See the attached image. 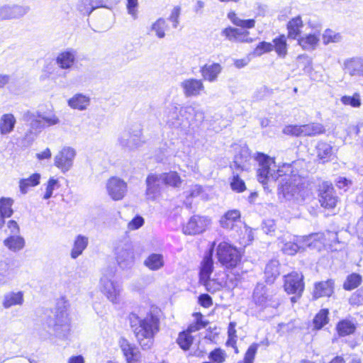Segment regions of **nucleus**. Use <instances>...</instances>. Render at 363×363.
Instances as JSON below:
<instances>
[{
    "label": "nucleus",
    "mask_w": 363,
    "mask_h": 363,
    "mask_svg": "<svg viewBox=\"0 0 363 363\" xmlns=\"http://www.w3.org/2000/svg\"><path fill=\"white\" fill-rule=\"evenodd\" d=\"M256 160L259 163L257 169L258 181L262 184L264 188L265 184L269 180L276 182L281 178L278 186L279 197L288 201H298L300 196V188L298 185L289 182L290 176L286 174L287 172H291L290 164H284L278 169H272L276 167L274 161L267 155L257 152Z\"/></svg>",
    "instance_id": "f257e3e1"
},
{
    "label": "nucleus",
    "mask_w": 363,
    "mask_h": 363,
    "mask_svg": "<svg viewBox=\"0 0 363 363\" xmlns=\"http://www.w3.org/2000/svg\"><path fill=\"white\" fill-rule=\"evenodd\" d=\"M68 304L64 300L58 301L53 309L46 310V323L52 330V335L59 339L67 338L71 331V320L68 314Z\"/></svg>",
    "instance_id": "f03ea898"
},
{
    "label": "nucleus",
    "mask_w": 363,
    "mask_h": 363,
    "mask_svg": "<svg viewBox=\"0 0 363 363\" xmlns=\"http://www.w3.org/2000/svg\"><path fill=\"white\" fill-rule=\"evenodd\" d=\"M116 273L114 267L108 266L103 269L100 279L101 291L113 303L119 302L121 286L113 280Z\"/></svg>",
    "instance_id": "7ed1b4c3"
},
{
    "label": "nucleus",
    "mask_w": 363,
    "mask_h": 363,
    "mask_svg": "<svg viewBox=\"0 0 363 363\" xmlns=\"http://www.w3.org/2000/svg\"><path fill=\"white\" fill-rule=\"evenodd\" d=\"M252 301L260 310L267 308H277L279 298L263 283H257L252 294Z\"/></svg>",
    "instance_id": "20e7f679"
},
{
    "label": "nucleus",
    "mask_w": 363,
    "mask_h": 363,
    "mask_svg": "<svg viewBox=\"0 0 363 363\" xmlns=\"http://www.w3.org/2000/svg\"><path fill=\"white\" fill-rule=\"evenodd\" d=\"M216 255L220 263L228 269L235 268L242 257L238 248L227 242H221L218 245Z\"/></svg>",
    "instance_id": "39448f33"
},
{
    "label": "nucleus",
    "mask_w": 363,
    "mask_h": 363,
    "mask_svg": "<svg viewBox=\"0 0 363 363\" xmlns=\"http://www.w3.org/2000/svg\"><path fill=\"white\" fill-rule=\"evenodd\" d=\"M160 329V320L152 313L143 318L140 325L134 329V333L138 340L152 339Z\"/></svg>",
    "instance_id": "423d86ee"
},
{
    "label": "nucleus",
    "mask_w": 363,
    "mask_h": 363,
    "mask_svg": "<svg viewBox=\"0 0 363 363\" xmlns=\"http://www.w3.org/2000/svg\"><path fill=\"white\" fill-rule=\"evenodd\" d=\"M41 113L39 111H31L30 110L23 112L22 116V120L28 123L30 129L26 133L25 137L23 140V143L27 146L31 145L33 141L35 140L36 134L33 133L40 132L43 128H45V123L41 119Z\"/></svg>",
    "instance_id": "0eeeda50"
},
{
    "label": "nucleus",
    "mask_w": 363,
    "mask_h": 363,
    "mask_svg": "<svg viewBox=\"0 0 363 363\" xmlns=\"http://www.w3.org/2000/svg\"><path fill=\"white\" fill-rule=\"evenodd\" d=\"M317 237L318 234H310L303 237L294 236L292 240L284 243L281 250L285 254L294 255L299 251L305 250L306 247H311Z\"/></svg>",
    "instance_id": "6e6552de"
},
{
    "label": "nucleus",
    "mask_w": 363,
    "mask_h": 363,
    "mask_svg": "<svg viewBox=\"0 0 363 363\" xmlns=\"http://www.w3.org/2000/svg\"><path fill=\"white\" fill-rule=\"evenodd\" d=\"M142 129L140 125L132 126L128 130L123 131L118 138L123 147L133 150L140 145Z\"/></svg>",
    "instance_id": "1a4fd4ad"
},
{
    "label": "nucleus",
    "mask_w": 363,
    "mask_h": 363,
    "mask_svg": "<svg viewBox=\"0 0 363 363\" xmlns=\"http://www.w3.org/2000/svg\"><path fill=\"white\" fill-rule=\"evenodd\" d=\"M318 196L321 206L325 208H334L338 201L333 184L329 182H323L320 185Z\"/></svg>",
    "instance_id": "9d476101"
},
{
    "label": "nucleus",
    "mask_w": 363,
    "mask_h": 363,
    "mask_svg": "<svg viewBox=\"0 0 363 363\" xmlns=\"http://www.w3.org/2000/svg\"><path fill=\"white\" fill-rule=\"evenodd\" d=\"M211 220L206 216L194 215L184 225L182 230L186 235H194L204 232L210 224Z\"/></svg>",
    "instance_id": "9b49d317"
},
{
    "label": "nucleus",
    "mask_w": 363,
    "mask_h": 363,
    "mask_svg": "<svg viewBox=\"0 0 363 363\" xmlns=\"http://www.w3.org/2000/svg\"><path fill=\"white\" fill-rule=\"evenodd\" d=\"M284 289L288 294H301L304 290L303 276L296 272H293L285 277Z\"/></svg>",
    "instance_id": "f8f14e48"
},
{
    "label": "nucleus",
    "mask_w": 363,
    "mask_h": 363,
    "mask_svg": "<svg viewBox=\"0 0 363 363\" xmlns=\"http://www.w3.org/2000/svg\"><path fill=\"white\" fill-rule=\"evenodd\" d=\"M116 255L118 264L121 269L130 268L134 264L135 257L130 245L118 246L116 248Z\"/></svg>",
    "instance_id": "ddd939ff"
},
{
    "label": "nucleus",
    "mask_w": 363,
    "mask_h": 363,
    "mask_svg": "<svg viewBox=\"0 0 363 363\" xmlns=\"http://www.w3.org/2000/svg\"><path fill=\"white\" fill-rule=\"evenodd\" d=\"M106 189L113 200L119 201L127 191V184L119 177H112L107 181Z\"/></svg>",
    "instance_id": "4468645a"
},
{
    "label": "nucleus",
    "mask_w": 363,
    "mask_h": 363,
    "mask_svg": "<svg viewBox=\"0 0 363 363\" xmlns=\"http://www.w3.org/2000/svg\"><path fill=\"white\" fill-rule=\"evenodd\" d=\"M76 152L70 147H64L55 157V165L63 172L70 169Z\"/></svg>",
    "instance_id": "2eb2a0df"
},
{
    "label": "nucleus",
    "mask_w": 363,
    "mask_h": 363,
    "mask_svg": "<svg viewBox=\"0 0 363 363\" xmlns=\"http://www.w3.org/2000/svg\"><path fill=\"white\" fill-rule=\"evenodd\" d=\"M163 120L171 128H179L184 123L182 108H179L175 104H169L164 111Z\"/></svg>",
    "instance_id": "dca6fc26"
},
{
    "label": "nucleus",
    "mask_w": 363,
    "mask_h": 363,
    "mask_svg": "<svg viewBox=\"0 0 363 363\" xmlns=\"http://www.w3.org/2000/svg\"><path fill=\"white\" fill-rule=\"evenodd\" d=\"M145 183V195L147 199L149 200H155L160 194L162 185L163 184L160 174H149L146 178Z\"/></svg>",
    "instance_id": "f3484780"
},
{
    "label": "nucleus",
    "mask_w": 363,
    "mask_h": 363,
    "mask_svg": "<svg viewBox=\"0 0 363 363\" xmlns=\"http://www.w3.org/2000/svg\"><path fill=\"white\" fill-rule=\"evenodd\" d=\"M193 315L195 318V321L191 323L186 330L181 331L176 340H194V337L191 333L206 327V322L203 320V316L201 313H194Z\"/></svg>",
    "instance_id": "a211bd4d"
},
{
    "label": "nucleus",
    "mask_w": 363,
    "mask_h": 363,
    "mask_svg": "<svg viewBox=\"0 0 363 363\" xmlns=\"http://www.w3.org/2000/svg\"><path fill=\"white\" fill-rule=\"evenodd\" d=\"M30 11L28 6L13 5L0 7V20L20 18Z\"/></svg>",
    "instance_id": "6ab92c4d"
},
{
    "label": "nucleus",
    "mask_w": 363,
    "mask_h": 363,
    "mask_svg": "<svg viewBox=\"0 0 363 363\" xmlns=\"http://www.w3.org/2000/svg\"><path fill=\"white\" fill-rule=\"evenodd\" d=\"M335 289V281L329 279L326 281L316 282L314 284L313 298L318 299L321 297H330Z\"/></svg>",
    "instance_id": "aec40b11"
},
{
    "label": "nucleus",
    "mask_w": 363,
    "mask_h": 363,
    "mask_svg": "<svg viewBox=\"0 0 363 363\" xmlns=\"http://www.w3.org/2000/svg\"><path fill=\"white\" fill-rule=\"evenodd\" d=\"M77 52L73 48H67L58 54L56 63L62 69H70L76 62Z\"/></svg>",
    "instance_id": "412c9836"
},
{
    "label": "nucleus",
    "mask_w": 363,
    "mask_h": 363,
    "mask_svg": "<svg viewBox=\"0 0 363 363\" xmlns=\"http://www.w3.org/2000/svg\"><path fill=\"white\" fill-rule=\"evenodd\" d=\"M344 69L351 77H363V57H353L345 60Z\"/></svg>",
    "instance_id": "4be33fe9"
},
{
    "label": "nucleus",
    "mask_w": 363,
    "mask_h": 363,
    "mask_svg": "<svg viewBox=\"0 0 363 363\" xmlns=\"http://www.w3.org/2000/svg\"><path fill=\"white\" fill-rule=\"evenodd\" d=\"M250 159V152L247 146L244 145L240 147V150L234 157L233 164L230 168L234 170L244 171L246 169V163Z\"/></svg>",
    "instance_id": "5701e85b"
},
{
    "label": "nucleus",
    "mask_w": 363,
    "mask_h": 363,
    "mask_svg": "<svg viewBox=\"0 0 363 363\" xmlns=\"http://www.w3.org/2000/svg\"><path fill=\"white\" fill-rule=\"evenodd\" d=\"M181 86L186 96H197L204 89V86L200 79H189L182 82Z\"/></svg>",
    "instance_id": "b1692460"
},
{
    "label": "nucleus",
    "mask_w": 363,
    "mask_h": 363,
    "mask_svg": "<svg viewBox=\"0 0 363 363\" xmlns=\"http://www.w3.org/2000/svg\"><path fill=\"white\" fill-rule=\"evenodd\" d=\"M240 211L238 209H232L228 211L221 216L219 223L223 228L231 230L236 223L240 221Z\"/></svg>",
    "instance_id": "393cba45"
},
{
    "label": "nucleus",
    "mask_w": 363,
    "mask_h": 363,
    "mask_svg": "<svg viewBox=\"0 0 363 363\" xmlns=\"http://www.w3.org/2000/svg\"><path fill=\"white\" fill-rule=\"evenodd\" d=\"M315 151L319 163L325 164L332 160L333 147L330 144L320 141L315 146Z\"/></svg>",
    "instance_id": "a878e982"
},
{
    "label": "nucleus",
    "mask_w": 363,
    "mask_h": 363,
    "mask_svg": "<svg viewBox=\"0 0 363 363\" xmlns=\"http://www.w3.org/2000/svg\"><path fill=\"white\" fill-rule=\"evenodd\" d=\"M121 348L127 363H138L140 357L138 347L130 342H122Z\"/></svg>",
    "instance_id": "bb28decb"
},
{
    "label": "nucleus",
    "mask_w": 363,
    "mask_h": 363,
    "mask_svg": "<svg viewBox=\"0 0 363 363\" xmlns=\"http://www.w3.org/2000/svg\"><path fill=\"white\" fill-rule=\"evenodd\" d=\"M221 71L222 67L218 63H213L211 65L206 64L200 69L203 79L210 82L216 81Z\"/></svg>",
    "instance_id": "cd10ccee"
},
{
    "label": "nucleus",
    "mask_w": 363,
    "mask_h": 363,
    "mask_svg": "<svg viewBox=\"0 0 363 363\" xmlns=\"http://www.w3.org/2000/svg\"><path fill=\"white\" fill-rule=\"evenodd\" d=\"M144 265L152 271H157L164 266V256L161 253H151L144 260Z\"/></svg>",
    "instance_id": "c85d7f7f"
},
{
    "label": "nucleus",
    "mask_w": 363,
    "mask_h": 363,
    "mask_svg": "<svg viewBox=\"0 0 363 363\" xmlns=\"http://www.w3.org/2000/svg\"><path fill=\"white\" fill-rule=\"evenodd\" d=\"M16 119L12 113H4L0 118V133L2 135L11 133L15 128Z\"/></svg>",
    "instance_id": "c756f323"
},
{
    "label": "nucleus",
    "mask_w": 363,
    "mask_h": 363,
    "mask_svg": "<svg viewBox=\"0 0 363 363\" xmlns=\"http://www.w3.org/2000/svg\"><path fill=\"white\" fill-rule=\"evenodd\" d=\"M356 328V323L348 318L340 320L336 325V330L340 337L353 334Z\"/></svg>",
    "instance_id": "7c9ffc66"
},
{
    "label": "nucleus",
    "mask_w": 363,
    "mask_h": 363,
    "mask_svg": "<svg viewBox=\"0 0 363 363\" xmlns=\"http://www.w3.org/2000/svg\"><path fill=\"white\" fill-rule=\"evenodd\" d=\"M23 303V291H11L6 294L4 296L3 306L5 308H9L13 306H21Z\"/></svg>",
    "instance_id": "2f4dec72"
},
{
    "label": "nucleus",
    "mask_w": 363,
    "mask_h": 363,
    "mask_svg": "<svg viewBox=\"0 0 363 363\" xmlns=\"http://www.w3.org/2000/svg\"><path fill=\"white\" fill-rule=\"evenodd\" d=\"M72 108L80 111L85 110L90 104V98L83 94H76L68 101Z\"/></svg>",
    "instance_id": "473e14b6"
},
{
    "label": "nucleus",
    "mask_w": 363,
    "mask_h": 363,
    "mask_svg": "<svg viewBox=\"0 0 363 363\" xmlns=\"http://www.w3.org/2000/svg\"><path fill=\"white\" fill-rule=\"evenodd\" d=\"M279 263L277 259L270 260L265 267L264 277L266 282L272 284L279 275Z\"/></svg>",
    "instance_id": "72a5a7b5"
},
{
    "label": "nucleus",
    "mask_w": 363,
    "mask_h": 363,
    "mask_svg": "<svg viewBox=\"0 0 363 363\" xmlns=\"http://www.w3.org/2000/svg\"><path fill=\"white\" fill-rule=\"evenodd\" d=\"M40 174L34 173L28 178L21 179L19 180V189L22 194L28 193L30 187H35L40 184Z\"/></svg>",
    "instance_id": "f704fd0d"
},
{
    "label": "nucleus",
    "mask_w": 363,
    "mask_h": 363,
    "mask_svg": "<svg viewBox=\"0 0 363 363\" xmlns=\"http://www.w3.org/2000/svg\"><path fill=\"white\" fill-rule=\"evenodd\" d=\"M4 245L11 251L16 252L25 246V240L21 235H10L4 240Z\"/></svg>",
    "instance_id": "c9c22d12"
},
{
    "label": "nucleus",
    "mask_w": 363,
    "mask_h": 363,
    "mask_svg": "<svg viewBox=\"0 0 363 363\" xmlns=\"http://www.w3.org/2000/svg\"><path fill=\"white\" fill-rule=\"evenodd\" d=\"M213 259L211 255H206L201 264L199 271V281L209 278L213 271Z\"/></svg>",
    "instance_id": "e433bc0d"
},
{
    "label": "nucleus",
    "mask_w": 363,
    "mask_h": 363,
    "mask_svg": "<svg viewBox=\"0 0 363 363\" xmlns=\"http://www.w3.org/2000/svg\"><path fill=\"white\" fill-rule=\"evenodd\" d=\"M303 24L300 16L291 18L287 23L288 37L296 39L301 35V30Z\"/></svg>",
    "instance_id": "4c0bfd02"
},
{
    "label": "nucleus",
    "mask_w": 363,
    "mask_h": 363,
    "mask_svg": "<svg viewBox=\"0 0 363 363\" xmlns=\"http://www.w3.org/2000/svg\"><path fill=\"white\" fill-rule=\"evenodd\" d=\"M319 38L315 33L301 36L298 39V45L305 50L312 51L315 49Z\"/></svg>",
    "instance_id": "58836bf2"
},
{
    "label": "nucleus",
    "mask_w": 363,
    "mask_h": 363,
    "mask_svg": "<svg viewBox=\"0 0 363 363\" xmlns=\"http://www.w3.org/2000/svg\"><path fill=\"white\" fill-rule=\"evenodd\" d=\"M87 245L88 238L82 235H78L74 242V245L71 251V257L73 259L77 258L82 254Z\"/></svg>",
    "instance_id": "ea45409f"
},
{
    "label": "nucleus",
    "mask_w": 363,
    "mask_h": 363,
    "mask_svg": "<svg viewBox=\"0 0 363 363\" xmlns=\"http://www.w3.org/2000/svg\"><path fill=\"white\" fill-rule=\"evenodd\" d=\"M160 176L164 185L178 187L182 184V179L177 172H164L160 174Z\"/></svg>",
    "instance_id": "a19ab883"
},
{
    "label": "nucleus",
    "mask_w": 363,
    "mask_h": 363,
    "mask_svg": "<svg viewBox=\"0 0 363 363\" xmlns=\"http://www.w3.org/2000/svg\"><path fill=\"white\" fill-rule=\"evenodd\" d=\"M228 18L236 26L245 29L252 28L255 26V20L253 18L242 19L237 16L235 12H230L228 14Z\"/></svg>",
    "instance_id": "79ce46f5"
},
{
    "label": "nucleus",
    "mask_w": 363,
    "mask_h": 363,
    "mask_svg": "<svg viewBox=\"0 0 363 363\" xmlns=\"http://www.w3.org/2000/svg\"><path fill=\"white\" fill-rule=\"evenodd\" d=\"M303 136H315L325 133L324 126L318 123H312L309 124L302 125Z\"/></svg>",
    "instance_id": "37998d69"
},
{
    "label": "nucleus",
    "mask_w": 363,
    "mask_h": 363,
    "mask_svg": "<svg viewBox=\"0 0 363 363\" xmlns=\"http://www.w3.org/2000/svg\"><path fill=\"white\" fill-rule=\"evenodd\" d=\"M362 282V277L358 273L349 274L343 283V289L346 291H352L357 288Z\"/></svg>",
    "instance_id": "c03bdc74"
},
{
    "label": "nucleus",
    "mask_w": 363,
    "mask_h": 363,
    "mask_svg": "<svg viewBox=\"0 0 363 363\" xmlns=\"http://www.w3.org/2000/svg\"><path fill=\"white\" fill-rule=\"evenodd\" d=\"M274 49L281 57H284L287 54L286 38L284 35H279L273 40Z\"/></svg>",
    "instance_id": "a18cd8bd"
},
{
    "label": "nucleus",
    "mask_w": 363,
    "mask_h": 363,
    "mask_svg": "<svg viewBox=\"0 0 363 363\" xmlns=\"http://www.w3.org/2000/svg\"><path fill=\"white\" fill-rule=\"evenodd\" d=\"M329 310L328 308H322L315 315L313 323L314 328L317 330L323 328L329 321Z\"/></svg>",
    "instance_id": "49530a36"
},
{
    "label": "nucleus",
    "mask_w": 363,
    "mask_h": 363,
    "mask_svg": "<svg viewBox=\"0 0 363 363\" xmlns=\"http://www.w3.org/2000/svg\"><path fill=\"white\" fill-rule=\"evenodd\" d=\"M200 283L205 286L206 291L211 294L220 290L223 286V281L215 278L211 279V277L200 281Z\"/></svg>",
    "instance_id": "de8ad7c7"
},
{
    "label": "nucleus",
    "mask_w": 363,
    "mask_h": 363,
    "mask_svg": "<svg viewBox=\"0 0 363 363\" xmlns=\"http://www.w3.org/2000/svg\"><path fill=\"white\" fill-rule=\"evenodd\" d=\"M13 200L11 198L1 197L0 199V213L4 219L10 218L13 215Z\"/></svg>",
    "instance_id": "09e8293b"
},
{
    "label": "nucleus",
    "mask_w": 363,
    "mask_h": 363,
    "mask_svg": "<svg viewBox=\"0 0 363 363\" xmlns=\"http://www.w3.org/2000/svg\"><path fill=\"white\" fill-rule=\"evenodd\" d=\"M230 186L233 191L242 193L246 189L244 180H242L238 173L233 172V177L230 181Z\"/></svg>",
    "instance_id": "8fccbe9b"
},
{
    "label": "nucleus",
    "mask_w": 363,
    "mask_h": 363,
    "mask_svg": "<svg viewBox=\"0 0 363 363\" xmlns=\"http://www.w3.org/2000/svg\"><path fill=\"white\" fill-rule=\"evenodd\" d=\"M168 26L166 21L162 18H158L151 26V30L155 32L156 35L159 38L165 37V30Z\"/></svg>",
    "instance_id": "3c124183"
},
{
    "label": "nucleus",
    "mask_w": 363,
    "mask_h": 363,
    "mask_svg": "<svg viewBox=\"0 0 363 363\" xmlns=\"http://www.w3.org/2000/svg\"><path fill=\"white\" fill-rule=\"evenodd\" d=\"M340 101L344 105H349L353 108H359L362 104L359 93H354L352 96L345 95L341 97Z\"/></svg>",
    "instance_id": "603ef678"
},
{
    "label": "nucleus",
    "mask_w": 363,
    "mask_h": 363,
    "mask_svg": "<svg viewBox=\"0 0 363 363\" xmlns=\"http://www.w3.org/2000/svg\"><path fill=\"white\" fill-rule=\"evenodd\" d=\"M60 187L59 181L57 179H55L54 177H51L47 182L45 193L44 194L43 199L45 200H48L52 196L53 191Z\"/></svg>",
    "instance_id": "864d4df0"
},
{
    "label": "nucleus",
    "mask_w": 363,
    "mask_h": 363,
    "mask_svg": "<svg viewBox=\"0 0 363 363\" xmlns=\"http://www.w3.org/2000/svg\"><path fill=\"white\" fill-rule=\"evenodd\" d=\"M341 40V35L330 29L325 30L323 35V41L325 45H328L330 43H339Z\"/></svg>",
    "instance_id": "5fc2aeb1"
},
{
    "label": "nucleus",
    "mask_w": 363,
    "mask_h": 363,
    "mask_svg": "<svg viewBox=\"0 0 363 363\" xmlns=\"http://www.w3.org/2000/svg\"><path fill=\"white\" fill-rule=\"evenodd\" d=\"M226 358V354L224 350L220 348H216L208 354V359L214 363H223Z\"/></svg>",
    "instance_id": "6e6d98bb"
},
{
    "label": "nucleus",
    "mask_w": 363,
    "mask_h": 363,
    "mask_svg": "<svg viewBox=\"0 0 363 363\" xmlns=\"http://www.w3.org/2000/svg\"><path fill=\"white\" fill-rule=\"evenodd\" d=\"M273 50L274 46L272 43L266 41H262L255 48L253 54L259 57L264 53L271 52Z\"/></svg>",
    "instance_id": "4d7b16f0"
},
{
    "label": "nucleus",
    "mask_w": 363,
    "mask_h": 363,
    "mask_svg": "<svg viewBox=\"0 0 363 363\" xmlns=\"http://www.w3.org/2000/svg\"><path fill=\"white\" fill-rule=\"evenodd\" d=\"M241 31L242 30L238 28L229 26L223 29L221 34L230 41H238Z\"/></svg>",
    "instance_id": "13d9d810"
},
{
    "label": "nucleus",
    "mask_w": 363,
    "mask_h": 363,
    "mask_svg": "<svg viewBox=\"0 0 363 363\" xmlns=\"http://www.w3.org/2000/svg\"><path fill=\"white\" fill-rule=\"evenodd\" d=\"M303 128L302 125H289L284 128L283 133L285 135L300 137L303 136Z\"/></svg>",
    "instance_id": "bf43d9fd"
},
{
    "label": "nucleus",
    "mask_w": 363,
    "mask_h": 363,
    "mask_svg": "<svg viewBox=\"0 0 363 363\" xmlns=\"http://www.w3.org/2000/svg\"><path fill=\"white\" fill-rule=\"evenodd\" d=\"M91 0H80L77 4L78 11L83 15L89 16L93 10Z\"/></svg>",
    "instance_id": "052dcab7"
},
{
    "label": "nucleus",
    "mask_w": 363,
    "mask_h": 363,
    "mask_svg": "<svg viewBox=\"0 0 363 363\" xmlns=\"http://www.w3.org/2000/svg\"><path fill=\"white\" fill-rule=\"evenodd\" d=\"M259 344L253 342L245 354L244 363H253L255 357L257 352Z\"/></svg>",
    "instance_id": "680f3d73"
},
{
    "label": "nucleus",
    "mask_w": 363,
    "mask_h": 363,
    "mask_svg": "<svg viewBox=\"0 0 363 363\" xmlns=\"http://www.w3.org/2000/svg\"><path fill=\"white\" fill-rule=\"evenodd\" d=\"M335 183L338 189L343 190L344 191H347L353 184L351 179L341 176H339L335 179Z\"/></svg>",
    "instance_id": "e2e57ef3"
},
{
    "label": "nucleus",
    "mask_w": 363,
    "mask_h": 363,
    "mask_svg": "<svg viewBox=\"0 0 363 363\" xmlns=\"http://www.w3.org/2000/svg\"><path fill=\"white\" fill-rule=\"evenodd\" d=\"M351 305H362L363 303V286L352 294L349 299Z\"/></svg>",
    "instance_id": "0e129e2a"
},
{
    "label": "nucleus",
    "mask_w": 363,
    "mask_h": 363,
    "mask_svg": "<svg viewBox=\"0 0 363 363\" xmlns=\"http://www.w3.org/2000/svg\"><path fill=\"white\" fill-rule=\"evenodd\" d=\"M276 226L274 220L267 219L262 223V230L266 234H272L275 231Z\"/></svg>",
    "instance_id": "69168bd1"
},
{
    "label": "nucleus",
    "mask_w": 363,
    "mask_h": 363,
    "mask_svg": "<svg viewBox=\"0 0 363 363\" xmlns=\"http://www.w3.org/2000/svg\"><path fill=\"white\" fill-rule=\"evenodd\" d=\"M41 119L45 123V126H51L53 125H56L59 123L58 118L54 115V114H50V115H43L41 113Z\"/></svg>",
    "instance_id": "338daca9"
},
{
    "label": "nucleus",
    "mask_w": 363,
    "mask_h": 363,
    "mask_svg": "<svg viewBox=\"0 0 363 363\" xmlns=\"http://www.w3.org/2000/svg\"><path fill=\"white\" fill-rule=\"evenodd\" d=\"M144 218L137 215L128 223V228L130 230H137L144 224Z\"/></svg>",
    "instance_id": "774afa93"
}]
</instances>
